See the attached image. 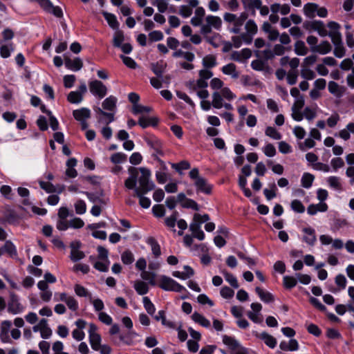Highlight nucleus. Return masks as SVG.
Returning <instances> with one entry per match:
<instances>
[{"label": "nucleus", "mask_w": 354, "mask_h": 354, "mask_svg": "<svg viewBox=\"0 0 354 354\" xmlns=\"http://www.w3.org/2000/svg\"><path fill=\"white\" fill-rule=\"evenodd\" d=\"M190 22L194 27H201L200 32L203 35L210 34L213 29L220 30L222 27L221 18L212 15L205 17V10L203 7L196 8Z\"/></svg>", "instance_id": "1"}, {"label": "nucleus", "mask_w": 354, "mask_h": 354, "mask_svg": "<svg viewBox=\"0 0 354 354\" xmlns=\"http://www.w3.org/2000/svg\"><path fill=\"white\" fill-rule=\"evenodd\" d=\"M245 32L241 33L240 36H234L232 40L234 46L236 48L241 46L242 41L245 44H250L253 40L254 36L257 34L258 27L255 21L252 19H249L245 24Z\"/></svg>", "instance_id": "2"}, {"label": "nucleus", "mask_w": 354, "mask_h": 354, "mask_svg": "<svg viewBox=\"0 0 354 354\" xmlns=\"http://www.w3.org/2000/svg\"><path fill=\"white\" fill-rule=\"evenodd\" d=\"M248 15L245 12L241 13L239 16L230 12H225L223 15V20L227 24V30L234 34H239L242 27L245 24Z\"/></svg>", "instance_id": "3"}, {"label": "nucleus", "mask_w": 354, "mask_h": 354, "mask_svg": "<svg viewBox=\"0 0 354 354\" xmlns=\"http://www.w3.org/2000/svg\"><path fill=\"white\" fill-rule=\"evenodd\" d=\"M139 170L141 173L138 179L140 186L136 189V195H140L139 193L147 194L155 188L154 183L150 180L151 171L146 167H140Z\"/></svg>", "instance_id": "4"}, {"label": "nucleus", "mask_w": 354, "mask_h": 354, "mask_svg": "<svg viewBox=\"0 0 354 354\" xmlns=\"http://www.w3.org/2000/svg\"><path fill=\"white\" fill-rule=\"evenodd\" d=\"M157 285L165 291H173L176 292H186L187 289L172 278L166 275L159 277Z\"/></svg>", "instance_id": "5"}, {"label": "nucleus", "mask_w": 354, "mask_h": 354, "mask_svg": "<svg viewBox=\"0 0 354 354\" xmlns=\"http://www.w3.org/2000/svg\"><path fill=\"white\" fill-rule=\"evenodd\" d=\"M88 86L91 93L99 99H102L107 94L106 86L100 80L90 81Z\"/></svg>", "instance_id": "6"}, {"label": "nucleus", "mask_w": 354, "mask_h": 354, "mask_svg": "<svg viewBox=\"0 0 354 354\" xmlns=\"http://www.w3.org/2000/svg\"><path fill=\"white\" fill-rule=\"evenodd\" d=\"M54 299L57 301L64 302L72 311H76L79 308L77 301L73 296L68 295L66 292L56 293Z\"/></svg>", "instance_id": "7"}, {"label": "nucleus", "mask_w": 354, "mask_h": 354, "mask_svg": "<svg viewBox=\"0 0 354 354\" xmlns=\"http://www.w3.org/2000/svg\"><path fill=\"white\" fill-rule=\"evenodd\" d=\"M24 310V306L21 304L18 296L11 294L8 304V312L12 315L21 313Z\"/></svg>", "instance_id": "8"}, {"label": "nucleus", "mask_w": 354, "mask_h": 354, "mask_svg": "<svg viewBox=\"0 0 354 354\" xmlns=\"http://www.w3.org/2000/svg\"><path fill=\"white\" fill-rule=\"evenodd\" d=\"M97 327L95 324L91 323L89 324L88 328V337L89 342L91 346V348L93 350H97L100 348L99 346L101 342V337L100 334L97 333Z\"/></svg>", "instance_id": "9"}, {"label": "nucleus", "mask_w": 354, "mask_h": 354, "mask_svg": "<svg viewBox=\"0 0 354 354\" xmlns=\"http://www.w3.org/2000/svg\"><path fill=\"white\" fill-rule=\"evenodd\" d=\"M129 176L124 181V186L128 189H133L134 195H136V189L137 181L138 179V171L136 168L129 169Z\"/></svg>", "instance_id": "10"}, {"label": "nucleus", "mask_w": 354, "mask_h": 354, "mask_svg": "<svg viewBox=\"0 0 354 354\" xmlns=\"http://www.w3.org/2000/svg\"><path fill=\"white\" fill-rule=\"evenodd\" d=\"M82 193L85 194L87 196L89 201L93 203L105 205L107 203V199L104 197L103 192H83Z\"/></svg>", "instance_id": "11"}, {"label": "nucleus", "mask_w": 354, "mask_h": 354, "mask_svg": "<svg viewBox=\"0 0 354 354\" xmlns=\"http://www.w3.org/2000/svg\"><path fill=\"white\" fill-rule=\"evenodd\" d=\"M302 232L304 234L303 241L309 245H314L316 241L315 230L311 227H304Z\"/></svg>", "instance_id": "12"}, {"label": "nucleus", "mask_w": 354, "mask_h": 354, "mask_svg": "<svg viewBox=\"0 0 354 354\" xmlns=\"http://www.w3.org/2000/svg\"><path fill=\"white\" fill-rule=\"evenodd\" d=\"M64 64L68 69L72 71H78L83 66V62L80 57H76L75 59L66 57L64 59Z\"/></svg>", "instance_id": "13"}, {"label": "nucleus", "mask_w": 354, "mask_h": 354, "mask_svg": "<svg viewBox=\"0 0 354 354\" xmlns=\"http://www.w3.org/2000/svg\"><path fill=\"white\" fill-rule=\"evenodd\" d=\"M194 185L197 192H199L209 194L212 191V186L207 183V180L203 177L196 179Z\"/></svg>", "instance_id": "14"}, {"label": "nucleus", "mask_w": 354, "mask_h": 354, "mask_svg": "<svg viewBox=\"0 0 354 354\" xmlns=\"http://www.w3.org/2000/svg\"><path fill=\"white\" fill-rule=\"evenodd\" d=\"M279 348L284 351H296L299 349V343L295 339H290L288 342L281 341Z\"/></svg>", "instance_id": "15"}, {"label": "nucleus", "mask_w": 354, "mask_h": 354, "mask_svg": "<svg viewBox=\"0 0 354 354\" xmlns=\"http://www.w3.org/2000/svg\"><path fill=\"white\" fill-rule=\"evenodd\" d=\"M223 74L230 75L232 79H237L239 77V73L236 69V66L233 63L227 64L221 68Z\"/></svg>", "instance_id": "16"}, {"label": "nucleus", "mask_w": 354, "mask_h": 354, "mask_svg": "<svg viewBox=\"0 0 354 354\" xmlns=\"http://www.w3.org/2000/svg\"><path fill=\"white\" fill-rule=\"evenodd\" d=\"M351 133H354V122H349L346 128L335 133V136H339L344 140H348L351 138Z\"/></svg>", "instance_id": "17"}, {"label": "nucleus", "mask_w": 354, "mask_h": 354, "mask_svg": "<svg viewBox=\"0 0 354 354\" xmlns=\"http://www.w3.org/2000/svg\"><path fill=\"white\" fill-rule=\"evenodd\" d=\"M328 205L326 203L311 204L307 208V213L310 215H315L317 212H325L328 210Z\"/></svg>", "instance_id": "18"}, {"label": "nucleus", "mask_w": 354, "mask_h": 354, "mask_svg": "<svg viewBox=\"0 0 354 354\" xmlns=\"http://www.w3.org/2000/svg\"><path fill=\"white\" fill-rule=\"evenodd\" d=\"M15 50V44L13 42H8L0 46V56L6 59L11 56Z\"/></svg>", "instance_id": "19"}, {"label": "nucleus", "mask_w": 354, "mask_h": 354, "mask_svg": "<svg viewBox=\"0 0 354 354\" xmlns=\"http://www.w3.org/2000/svg\"><path fill=\"white\" fill-rule=\"evenodd\" d=\"M189 230L192 232L193 237L198 239L199 241H203L205 239V235L201 230V225H200V223L192 222L189 225Z\"/></svg>", "instance_id": "20"}, {"label": "nucleus", "mask_w": 354, "mask_h": 354, "mask_svg": "<svg viewBox=\"0 0 354 354\" xmlns=\"http://www.w3.org/2000/svg\"><path fill=\"white\" fill-rule=\"evenodd\" d=\"M118 100L113 95H110L102 102V108L111 112H115Z\"/></svg>", "instance_id": "21"}, {"label": "nucleus", "mask_w": 354, "mask_h": 354, "mask_svg": "<svg viewBox=\"0 0 354 354\" xmlns=\"http://www.w3.org/2000/svg\"><path fill=\"white\" fill-rule=\"evenodd\" d=\"M328 89L336 97H341L343 95L344 88L334 81L328 82Z\"/></svg>", "instance_id": "22"}, {"label": "nucleus", "mask_w": 354, "mask_h": 354, "mask_svg": "<svg viewBox=\"0 0 354 354\" xmlns=\"http://www.w3.org/2000/svg\"><path fill=\"white\" fill-rule=\"evenodd\" d=\"M73 115L77 121L86 120L91 116V111L87 108H81L73 111Z\"/></svg>", "instance_id": "23"}, {"label": "nucleus", "mask_w": 354, "mask_h": 354, "mask_svg": "<svg viewBox=\"0 0 354 354\" xmlns=\"http://www.w3.org/2000/svg\"><path fill=\"white\" fill-rule=\"evenodd\" d=\"M146 243L151 246L152 254L155 258H158L161 255L160 246L158 241L153 237H149Z\"/></svg>", "instance_id": "24"}, {"label": "nucleus", "mask_w": 354, "mask_h": 354, "mask_svg": "<svg viewBox=\"0 0 354 354\" xmlns=\"http://www.w3.org/2000/svg\"><path fill=\"white\" fill-rule=\"evenodd\" d=\"M192 319L195 323L200 324L204 328H208L211 326L210 322L203 315L198 312H194L192 314Z\"/></svg>", "instance_id": "25"}, {"label": "nucleus", "mask_w": 354, "mask_h": 354, "mask_svg": "<svg viewBox=\"0 0 354 354\" xmlns=\"http://www.w3.org/2000/svg\"><path fill=\"white\" fill-rule=\"evenodd\" d=\"M158 120L156 118L140 117L138 124L142 128L145 129L149 126L155 127L158 124Z\"/></svg>", "instance_id": "26"}, {"label": "nucleus", "mask_w": 354, "mask_h": 354, "mask_svg": "<svg viewBox=\"0 0 354 354\" xmlns=\"http://www.w3.org/2000/svg\"><path fill=\"white\" fill-rule=\"evenodd\" d=\"M78 247L79 246L75 245L74 243L71 244V251L70 258L74 262L78 261L85 257L84 252L78 250Z\"/></svg>", "instance_id": "27"}, {"label": "nucleus", "mask_w": 354, "mask_h": 354, "mask_svg": "<svg viewBox=\"0 0 354 354\" xmlns=\"http://www.w3.org/2000/svg\"><path fill=\"white\" fill-rule=\"evenodd\" d=\"M154 319L156 321H161V324L167 328L173 329L176 328V324L173 322L167 320L165 312L162 310L158 311V315L154 317Z\"/></svg>", "instance_id": "28"}, {"label": "nucleus", "mask_w": 354, "mask_h": 354, "mask_svg": "<svg viewBox=\"0 0 354 354\" xmlns=\"http://www.w3.org/2000/svg\"><path fill=\"white\" fill-rule=\"evenodd\" d=\"M317 10V5L313 3H308L304 6V15L310 19H313L316 17Z\"/></svg>", "instance_id": "29"}, {"label": "nucleus", "mask_w": 354, "mask_h": 354, "mask_svg": "<svg viewBox=\"0 0 354 354\" xmlns=\"http://www.w3.org/2000/svg\"><path fill=\"white\" fill-rule=\"evenodd\" d=\"M264 343L270 348H274L277 345L276 339L266 332H263L257 335Z\"/></svg>", "instance_id": "30"}, {"label": "nucleus", "mask_w": 354, "mask_h": 354, "mask_svg": "<svg viewBox=\"0 0 354 354\" xmlns=\"http://www.w3.org/2000/svg\"><path fill=\"white\" fill-rule=\"evenodd\" d=\"M255 291L262 301L265 303H270L274 301L273 295L270 292L265 291L260 287H257L255 288Z\"/></svg>", "instance_id": "31"}, {"label": "nucleus", "mask_w": 354, "mask_h": 354, "mask_svg": "<svg viewBox=\"0 0 354 354\" xmlns=\"http://www.w3.org/2000/svg\"><path fill=\"white\" fill-rule=\"evenodd\" d=\"M310 28L317 31L320 36H326L328 35V30H326L324 23L321 21H314L310 24Z\"/></svg>", "instance_id": "32"}, {"label": "nucleus", "mask_w": 354, "mask_h": 354, "mask_svg": "<svg viewBox=\"0 0 354 354\" xmlns=\"http://www.w3.org/2000/svg\"><path fill=\"white\" fill-rule=\"evenodd\" d=\"M2 251L8 253L11 257H16L17 256V251L15 245L10 241H6L2 247Z\"/></svg>", "instance_id": "33"}, {"label": "nucleus", "mask_w": 354, "mask_h": 354, "mask_svg": "<svg viewBox=\"0 0 354 354\" xmlns=\"http://www.w3.org/2000/svg\"><path fill=\"white\" fill-rule=\"evenodd\" d=\"M331 50V46L328 41H322L317 46H315L313 49L314 53H318L322 55H325Z\"/></svg>", "instance_id": "34"}, {"label": "nucleus", "mask_w": 354, "mask_h": 354, "mask_svg": "<svg viewBox=\"0 0 354 354\" xmlns=\"http://www.w3.org/2000/svg\"><path fill=\"white\" fill-rule=\"evenodd\" d=\"M133 288L138 295H144L149 292V287L147 283L142 281L134 282Z\"/></svg>", "instance_id": "35"}, {"label": "nucleus", "mask_w": 354, "mask_h": 354, "mask_svg": "<svg viewBox=\"0 0 354 354\" xmlns=\"http://www.w3.org/2000/svg\"><path fill=\"white\" fill-rule=\"evenodd\" d=\"M165 64L162 62L152 63L151 69L158 77H162L165 72Z\"/></svg>", "instance_id": "36"}, {"label": "nucleus", "mask_w": 354, "mask_h": 354, "mask_svg": "<svg viewBox=\"0 0 354 354\" xmlns=\"http://www.w3.org/2000/svg\"><path fill=\"white\" fill-rule=\"evenodd\" d=\"M314 179L315 177L313 174L308 172L304 173L301 179V183L302 187L306 189H309L310 187H311Z\"/></svg>", "instance_id": "37"}, {"label": "nucleus", "mask_w": 354, "mask_h": 354, "mask_svg": "<svg viewBox=\"0 0 354 354\" xmlns=\"http://www.w3.org/2000/svg\"><path fill=\"white\" fill-rule=\"evenodd\" d=\"M109 260L98 259L94 262V268L100 272H107L109 270Z\"/></svg>", "instance_id": "38"}, {"label": "nucleus", "mask_w": 354, "mask_h": 354, "mask_svg": "<svg viewBox=\"0 0 354 354\" xmlns=\"http://www.w3.org/2000/svg\"><path fill=\"white\" fill-rule=\"evenodd\" d=\"M223 97L218 91H215L212 94V104L215 109H221L223 106Z\"/></svg>", "instance_id": "39"}, {"label": "nucleus", "mask_w": 354, "mask_h": 354, "mask_svg": "<svg viewBox=\"0 0 354 354\" xmlns=\"http://www.w3.org/2000/svg\"><path fill=\"white\" fill-rule=\"evenodd\" d=\"M172 55L174 57H183L188 62H192L195 58V55L193 53L185 52L182 50H178L174 52Z\"/></svg>", "instance_id": "40"}, {"label": "nucleus", "mask_w": 354, "mask_h": 354, "mask_svg": "<svg viewBox=\"0 0 354 354\" xmlns=\"http://www.w3.org/2000/svg\"><path fill=\"white\" fill-rule=\"evenodd\" d=\"M216 57L214 55H207L203 59V65L207 68L216 66Z\"/></svg>", "instance_id": "41"}, {"label": "nucleus", "mask_w": 354, "mask_h": 354, "mask_svg": "<svg viewBox=\"0 0 354 354\" xmlns=\"http://www.w3.org/2000/svg\"><path fill=\"white\" fill-rule=\"evenodd\" d=\"M97 113L106 118H100V121L106 124H110L111 122L114 121V112L107 113L104 111L102 109L98 108Z\"/></svg>", "instance_id": "42"}, {"label": "nucleus", "mask_w": 354, "mask_h": 354, "mask_svg": "<svg viewBox=\"0 0 354 354\" xmlns=\"http://www.w3.org/2000/svg\"><path fill=\"white\" fill-rule=\"evenodd\" d=\"M265 134L270 138L276 140H280L282 137L281 133L273 127H267L265 130Z\"/></svg>", "instance_id": "43"}, {"label": "nucleus", "mask_w": 354, "mask_h": 354, "mask_svg": "<svg viewBox=\"0 0 354 354\" xmlns=\"http://www.w3.org/2000/svg\"><path fill=\"white\" fill-rule=\"evenodd\" d=\"M142 303L145 309L150 315H153L156 312V307L148 297L142 298Z\"/></svg>", "instance_id": "44"}, {"label": "nucleus", "mask_w": 354, "mask_h": 354, "mask_svg": "<svg viewBox=\"0 0 354 354\" xmlns=\"http://www.w3.org/2000/svg\"><path fill=\"white\" fill-rule=\"evenodd\" d=\"M74 291L75 294L80 297H88V299H90V297H92L88 290L80 284L75 285Z\"/></svg>", "instance_id": "45"}, {"label": "nucleus", "mask_w": 354, "mask_h": 354, "mask_svg": "<svg viewBox=\"0 0 354 354\" xmlns=\"http://www.w3.org/2000/svg\"><path fill=\"white\" fill-rule=\"evenodd\" d=\"M41 337L43 339H48L52 335V330L48 326V322L46 319H41Z\"/></svg>", "instance_id": "46"}, {"label": "nucleus", "mask_w": 354, "mask_h": 354, "mask_svg": "<svg viewBox=\"0 0 354 354\" xmlns=\"http://www.w3.org/2000/svg\"><path fill=\"white\" fill-rule=\"evenodd\" d=\"M295 52L297 55L300 56L306 55L308 53V48L305 43L302 41H297L295 44Z\"/></svg>", "instance_id": "47"}, {"label": "nucleus", "mask_w": 354, "mask_h": 354, "mask_svg": "<svg viewBox=\"0 0 354 354\" xmlns=\"http://www.w3.org/2000/svg\"><path fill=\"white\" fill-rule=\"evenodd\" d=\"M304 118L308 121H312L317 116L316 108L306 106L303 111Z\"/></svg>", "instance_id": "48"}, {"label": "nucleus", "mask_w": 354, "mask_h": 354, "mask_svg": "<svg viewBox=\"0 0 354 354\" xmlns=\"http://www.w3.org/2000/svg\"><path fill=\"white\" fill-rule=\"evenodd\" d=\"M171 167L180 174H182V171L189 169L191 167V165L189 162L183 160L178 163H172Z\"/></svg>", "instance_id": "49"}, {"label": "nucleus", "mask_w": 354, "mask_h": 354, "mask_svg": "<svg viewBox=\"0 0 354 354\" xmlns=\"http://www.w3.org/2000/svg\"><path fill=\"white\" fill-rule=\"evenodd\" d=\"M104 17L109 25L113 29H118L119 24L117 21L116 17L113 14L109 12H104Z\"/></svg>", "instance_id": "50"}, {"label": "nucleus", "mask_w": 354, "mask_h": 354, "mask_svg": "<svg viewBox=\"0 0 354 354\" xmlns=\"http://www.w3.org/2000/svg\"><path fill=\"white\" fill-rule=\"evenodd\" d=\"M222 274H223L225 279L227 281L231 286L234 288H238L239 285L236 278L231 273L227 271H223Z\"/></svg>", "instance_id": "51"}, {"label": "nucleus", "mask_w": 354, "mask_h": 354, "mask_svg": "<svg viewBox=\"0 0 354 354\" xmlns=\"http://www.w3.org/2000/svg\"><path fill=\"white\" fill-rule=\"evenodd\" d=\"M67 100L71 104H80L83 100V97L80 93L75 91H71L68 96Z\"/></svg>", "instance_id": "52"}, {"label": "nucleus", "mask_w": 354, "mask_h": 354, "mask_svg": "<svg viewBox=\"0 0 354 354\" xmlns=\"http://www.w3.org/2000/svg\"><path fill=\"white\" fill-rule=\"evenodd\" d=\"M152 4L158 8L160 13H164L168 10L167 0H155Z\"/></svg>", "instance_id": "53"}, {"label": "nucleus", "mask_w": 354, "mask_h": 354, "mask_svg": "<svg viewBox=\"0 0 354 354\" xmlns=\"http://www.w3.org/2000/svg\"><path fill=\"white\" fill-rule=\"evenodd\" d=\"M327 183L329 186L335 189V190H341L342 185L340 183L339 178L337 176H330L327 178Z\"/></svg>", "instance_id": "54"}, {"label": "nucleus", "mask_w": 354, "mask_h": 354, "mask_svg": "<svg viewBox=\"0 0 354 354\" xmlns=\"http://www.w3.org/2000/svg\"><path fill=\"white\" fill-rule=\"evenodd\" d=\"M223 342L231 349H235L239 347V342L233 337L227 335L223 336Z\"/></svg>", "instance_id": "55"}, {"label": "nucleus", "mask_w": 354, "mask_h": 354, "mask_svg": "<svg viewBox=\"0 0 354 354\" xmlns=\"http://www.w3.org/2000/svg\"><path fill=\"white\" fill-rule=\"evenodd\" d=\"M140 276L143 280L147 281L151 286H156L157 284L155 281L156 274L154 272H150L145 270L142 272Z\"/></svg>", "instance_id": "56"}, {"label": "nucleus", "mask_w": 354, "mask_h": 354, "mask_svg": "<svg viewBox=\"0 0 354 354\" xmlns=\"http://www.w3.org/2000/svg\"><path fill=\"white\" fill-rule=\"evenodd\" d=\"M206 41L211 44L214 48H217L219 46L218 40L220 39V35L218 33H214L212 36H209L208 35H203Z\"/></svg>", "instance_id": "57"}, {"label": "nucleus", "mask_w": 354, "mask_h": 354, "mask_svg": "<svg viewBox=\"0 0 354 354\" xmlns=\"http://www.w3.org/2000/svg\"><path fill=\"white\" fill-rule=\"evenodd\" d=\"M283 282L286 288L291 289L297 285V281L294 277L284 276L283 278Z\"/></svg>", "instance_id": "58"}, {"label": "nucleus", "mask_w": 354, "mask_h": 354, "mask_svg": "<svg viewBox=\"0 0 354 354\" xmlns=\"http://www.w3.org/2000/svg\"><path fill=\"white\" fill-rule=\"evenodd\" d=\"M89 301L93 304L94 310L97 312L100 313L104 308V302L101 299H93L92 297H90Z\"/></svg>", "instance_id": "59"}, {"label": "nucleus", "mask_w": 354, "mask_h": 354, "mask_svg": "<svg viewBox=\"0 0 354 354\" xmlns=\"http://www.w3.org/2000/svg\"><path fill=\"white\" fill-rule=\"evenodd\" d=\"M121 259L124 264L130 265L134 261V256L131 251L126 250L122 254Z\"/></svg>", "instance_id": "60"}, {"label": "nucleus", "mask_w": 354, "mask_h": 354, "mask_svg": "<svg viewBox=\"0 0 354 354\" xmlns=\"http://www.w3.org/2000/svg\"><path fill=\"white\" fill-rule=\"evenodd\" d=\"M315 146V142L311 138H306L303 142L299 144V147L301 151H306L312 149Z\"/></svg>", "instance_id": "61"}, {"label": "nucleus", "mask_w": 354, "mask_h": 354, "mask_svg": "<svg viewBox=\"0 0 354 354\" xmlns=\"http://www.w3.org/2000/svg\"><path fill=\"white\" fill-rule=\"evenodd\" d=\"M178 216V213L177 211H174L172 214L167 217L165 220V225L171 228H174L176 225L177 218Z\"/></svg>", "instance_id": "62"}, {"label": "nucleus", "mask_w": 354, "mask_h": 354, "mask_svg": "<svg viewBox=\"0 0 354 354\" xmlns=\"http://www.w3.org/2000/svg\"><path fill=\"white\" fill-rule=\"evenodd\" d=\"M262 151L267 157L270 158L274 156L277 153L274 146L271 143L266 145L262 148Z\"/></svg>", "instance_id": "63"}, {"label": "nucleus", "mask_w": 354, "mask_h": 354, "mask_svg": "<svg viewBox=\"0 0 354 354\" xmlns=\"http://www.w3.org/2000/svg\"><path fill=\"white\" fill-rule=\"evenodd\" d=\"M291 209L297 213H304L305 212V207L302 203L299 200H293L291 202Z\"/></svg>", "instance_id": "64"}]
</instances>
